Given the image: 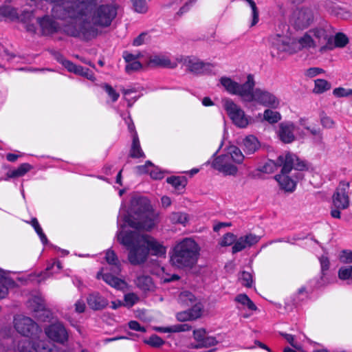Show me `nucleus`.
Returning a JSON list of instances; mask_svg holds the SVG:
<instances>
[{
    "instance_id": "nucleus-4",
    "label": "nucleus",
    "mask_w": 352,
    "mask_h": 352,
    "mask_svg": "<svg viewBox=\"0 0 352 352\" xmlns=\"http://www.w3.org/2000/svg\"><path fill=\"white\" fill-rule=\"evenodd\" d=\"M200 248L195 240L185 238L177 243L170 253V262L179 268H192L197 263Z\"/></svg>"
},
{
    "instance_id": "nucleus-8",
    "label": "nucleus",
    "mask_w": 352,
    "mask_h": 352,
    "mask_svg": "<svg viewBox=\"0 0 352 352\" xmlns=\"http://www.w3.org/2000/svg\"><path fill=\"white\" fill-rule=\"evenodd\" d=\"M117 13V7L115 5L102 4L94 10L91 19L96 26L107 28L111 25Z\"/></svg>"
},
{
    "instance_id": "nucleus-31",
    "label": "nucleus",
    "mask_w": 352,
    "mask_h": 352,
    "mask_svg": "<svg viewBox=\"0 0 352 352\" xmlns=\"http://www.w3.org/2000/svg\"><path fill=\"white\" fill-rule=\"evenodd\" d=\"M178 300L182 305L187 307L194 305V303L197 301L195 295L188 291L181 292L179 295Z\"/></svg>"
},
{
    "instance_id": "nucleus-48",
    "label": "nucleus",
    "mask_w": 352,
    "mask_h": 352,
    "mask_svg": "<svg viewBox=\"0 0 352 352\" xmlns=\"http://www.w3.org/2000/svg\"><path fill=\"white\" fill-rule=\"evenodd\" d=\"M142 63L138 60V59L135 61H132L126 65L125 71L126 73L130 74L133 72H136L142 69Z\"/></svg>"
},
{
    "instance_id": "nucleus-58",
    "label": "nucleus",
    "mask_w": 352,
    "mask_h": 352,
    "mask_svg": "<svg viewBox=\"0 0 352 352\" xmlns=\"http://www.w3.org/2000/svg\"><path fill=\"white\" fill-rule=\"evenodd\" d=\"M324 72V69L320 67H311L306 71V75L309 77H314Z\"/></svg>"
},
{
    "instance_id": "nucleus-62",
    "label": "nucleus",
    "mask_w": 352,
    "mask_h": 352,
    "mask_svg": "<svg viewBox=\"0 0 352 352\" xmlns=\"http://www.w3.org/2000/svg\"><path fill=\"white\" fill-rule=\"evenodd\" d=\"M13 284L0 283V299L4 298L8 294V286Z\"/></svg>"
},
{
    "instance_id": "nucleus-56",
    "label": "nucleus",
    "mask_w": 352,
    "mask_h": 352,
    "mask_svg": "<svg viewBox=\"0 0 352 352\" xmlns=\"http://www.w3.org/2000/svg\"><path fill=\"white\" fill-rule=\"evenodd\" d=\"M340 261L343 263H352V251L343 250L340 255Z\"/></svg>"
},
{
    "instance_id": "nucleus-59",
    "label": "nucleus",
    "mask_w": 352,
    "mask_h": 352,
    "mask_svg": "<svg viewBox=\"0 0 352 352\" xmlns=\"http://www.w3.org/2000/svg\"><path fill=\"white\" fill-rule=\"evenodd\" d=\"M314 88H331V84L324 79H316L314 80Z\"/></svg>"
},
{
    "instance_id": "nucleus-50",
    "label": "nucleus",
    "mask_w": 352,
    "mask_h": 352,
    "mask_svg": "<svg viewBox=\"0 0 352 352\" xmlns=\"http://www.w3.org/2000/svg\"><path fill=\"white\" fill-rule=\"evenodd\" d=\"M192 327L188 324H179L173 325L170 331H173V333H177L190 331Z\"/></svg>"
},
{
    "instance_id": "nucleus-23",
    "label": "nucleus",
    "mask_w": 352,
    "mask_h": 352,
    "mask_svg": "<svg viewBox=\"0 0 352 352\" xmlns=\"http://www.w3.org/2000/svg\"><path fill=\"white\" fill-rule=\"evenodd\" d=\"M220 83L224 88H254L255 85L254 76L250 74L248 75L247 80L243 84L235 82L230 78L226 76L220 78Z\"/></svg>"
},
{
    "instance_id": "nucleus-55",
    "label": "nucleus",
    "mask_w": 352,
    "mask_h": 352,
    "mask_svg": "<svg viewBox=\"0 0 352 352\" xmlns=\"http://www.w3.org/2000/svg\"><path fill=\"white\" fill-rule=\"evenodd\" d=\"M206 333V331L204 329H199L197 330H194L193 336L194 338L198 342V343H200L204 339Z\"/></svg>"
},
{
    "instance_id": "nucleus-10",
    "label": "nucleus",
    "mask_w": 352,
    "mask_h": 352,
    "mask_svg": "<svg viewBox=\"0 0 352 352\" xmlns=\"http://www.w3.org/2000/svg\"><path fill=\"white\" fill-rule=\"evenodd\" d=\"M315 19L313 8L307 6L297 8L291 17L292 25L296 30H304L310 26Z\"/></svg>"
},
{
    "instance_id": "nucleus-28",
    "label": "nucleus",
    "mask_w": 352,
    "mask_h": 352,
    "mask_svg": "<svg viewBox=\"0 0 352 352\" xmlns=\"http://www.w3.org/2000/svg\"><path fill=\"white\" fill-rule=\"evenodd\" d=\"M144 154L141 149L138 136L136 132L133 134V142L130 151V157L132 158H140L144 157Z\"/></svg>"
},
{
    "instance_id": "nucleus-18",
    "label": "nucleus",
    "mask_w": 352,
    "mask_h": 352,
    "mask_svg": "<svg viewBox=\"0 0 352 352\" xmlns=\"http://www.w3.org/2000/svg\"><path fill=\"white\" fill-rule=\"evenodd\" d=\"M142 241L148 248V254L151 252L152 255L162 256L166 254V248L151 236L146 234H142Z\"/></svg>"
},
{
    "instance_id": "nucleus-53",
    "label": "nucleus",
    "mask_w": 352,
    "mask_h": 352,
    "mask_svg": "<svg viewBox=\"0 0 352 352\" xmlns=\"http://www.w3.org/2000/svg\"><path fill=\"white\" fill-rule=\"evenodd\" d=\"M333 94L337 98L352 96V89H333Z\"/></svg>"
},
{
    "instance_id": "nucleus-33",
    "label": "nucleus",
    "mask_w": 352,
    "mask_h": 352,
    "mask_svg": "<svg viewBox=\"0 0 352 352\" xmlns=\"http://www.w3.org/2000/svg\"><path fill=\"white\" fill-rule=\"evenodd\" d=\"M102 279L108 285L116 289H121L122 286L125 284L124 280L109 273H106L102 275Z\"/></svg>"
},
{
    "instance_id": "nucleus-38",
    "label": "nucleus",
    "mask_w": 352,
    "mask_h": 352,
    "mask_svg": "<svg viewBox=\"0 0 352 352\" xmlns=\"http://www.w3.org/2000/svg\"><path fill=\"white\" fill-rule=\"evenodd\" d=\"M31 168V166L29 164L24 163L21 164L16 169L10 171L7 173L9 178H15L24 175Z\"/></svg>"
},
{
    "instance_id": "nucleus-27",
    "label": "nucleus",
    "mask_w": 352,
    "mask_h": 352,
    "mask_svg": "<svg viewBox=\"0 0 352 352\" xmlns=\"http://www.w3.org/2000/svg\"><path fill=\"white\" fill-rule=\"evenodd\" d=\"M244 151L245 153H254L259 148L257 138L254 135L247 136L243 140Z\"/></svg>"
},
{
    "instance_id": "nucleus-54",
    "label": "nucleus",
    "mask_w": 352,
    "mask_h": 352,
    "mask_svg": "<svg viewBox=\"0 0 352 352\" xmlns=\"http://www.w3.org/2000/svg\"><path fill=\"white\" fill-rule=\"evenodd\" d=\"M140 56V54L134 55L129 52L128 51H124L122 54V57L125 62L126 63V64L131 63L132 61L136 60Z\"/></svg>"
},
{
    "instance_id": "nucleus-60",
    "label": "nucleus",
    "mask_w": 352,
    "mask_h": 352,
    "mask_svg": "<svg viewBox=\"0 0 352 352\" xmlns=\"http://www.w3.org/2000/svg\"><path fill=\"white\" fill-rule=\"evenodd\" d=\"M177 319L179 321H182V322L192 320V318H191V316L189 314L188 310L178 313L177 314Z\"/></svg>"
},
{
    "instance_id": "nucleus-3",
    "label": "nucleus",
    "mask_w": 352,
    "mask_h": 352,
    "mask_svg": "<svg viewBox=\"0 0 352 352\" xmlns=\"http://www.w3.org/2000/svg\"><path fill=\"white\" fill-rule=\"evenodd\" d=\"M126 225H121L122 230L117 234L118 241L129 248L128 259L131 265H138L146 262L148 258V248L142 241V234L137 231L124 232Z\"/></svg>"
},
{
    "instance_id": "nucleus-61",
    "label": "nucleus",
    "mask_w": 352,
    "mask_h": 352,
    "mask_svg": "<svg viewBox=\"0 0 352 352\" xmlns=\"http://www.w3.org/2000/svg\"><path fill=\"white\" fill-rule=\"evenodd\" d=\"M129 327L134 331L145 332L146 329L142 327L140 323L135 320H131L129 322Z\"/></svg>"
},
{
    "instance_id": "nucleus-46",
    "label": "nucleus",
    "mask_w": 352,
    "mask_h": 352,
    "mask_svg": "<svg viewBox=\"0 0 352 352\" xmlns=\"http://www.w3.org/2000/svg\"><path fill=\"white\" fill-rule=\"evenodd\" d=\"M236 240V236L234 235L233 233L228 232L226 234H224L223 239H221L220 242V245L221 246H229L232 244H234L235 241Z\"/></svg>"
},
{
    "instance_id": "nucleus-32",
    "label": "nucleus",
    "mask_w": 352,
    "mask_h": 352,
    "mask_svg": "<svg viewBox=\"0 0 352 352\" xmlns=\"http://www.w3.org/2000/svg\"><path fill=\"white\" fill-rule=\"evenodd\" d=\"M229 151L226 155L229 156V158L236 164H241L244 160V155L241 150L236 146H231L229 147Z\"/></svg>"
},
{
    "instance_id": "nucleus-63",
    "label": "nucleus",
    "mask_w": 352,
    "mask_h": 352,
    "mask_svg": "<svg viewBox=\"0 0 352 352\" xmlns=\"http://www.w3.org/2000/svg\"><path fill=\"white\" fill-rule=\"evenodd\" d=\"M150 175L154 179H162L164 177V173L155 168L150 172Z\"/></svg>"
},
{
    "instance_id": "nucleus-35",
    "label": "nucleus",
    "mask_w": 352,
    "mask_h": 352,
    "mask_svg": "<svg viewBox=\"0 0 352 352\" xmlns=\"http://www.w3.org/2000/svg\"><path fill=\"white\" fill-rule=\"evenodd\" d=\"M263 120L270 124H276L281 120V115L278 111L267 109L264 111Z\"/></svg>"
},
{
    "instance_id": "nucleus-29",
    "label": "nucleus",
    "mask_w": 352,
    "mask_h": 352,
    "mask_svg": "<svg viewBox=\"0 0 352 352\" xmlns=\"http://www.w3.org/2000/svg\"><path fill=\"white\" fill-rule=\"evenodd\" d=\"M166 182L172 185L177 190H183L187 184V179L184 176H171L166 179Z\"/></svg>"
},
{
    "instance_id": "nucleus-11",
    "label": "nucleus",
    "mask_w": 352,
    "mask_h": 352,
    "mask_svg": "<svg viewBox=\"0 0 352 352\" xmlns=\"http://www.w3.org/2000/svg\"><path fill=\"white\" fill-rule=\"evenodd\" d=\"M223 106L233 123L241 128L246 127L248 120L242 109L230 99L223 100Z\"/></svg>"
},
{
    "instance_id": "nucleus-16",
    "label": "nucleus",
    "mask_w": 352,
    "mask_h": 352,
    "mask_svg": "<svg viewBox=\"0 0 352 352\" xmlns=\"http://www.w3.org/2000/svg\"><path fill=\"white\" fill-rule=\"evenodd\" d=\"M33 351H31L30 342L25 340L19 342L18 344L19 352H56L53 349V344L47 340H38L32 344Z\"/></svg>"
},
{
    "instance_id": "nucleus-1",
    "label": "nucleus",
    "mask_w": 352,
    "mask_h": 352,
    "mask_svg": "<svg viewBox=\"0 0 352 352\" xmlns=\"http://www.w3.org/2000/svg\"><path fill=\"white\" fill-rule=\"evenodd\" d=\"M125 223L135 230L149 232L160 223V214L146 197H134L130 201L127 214L123 216Z\"/></svg>"
},
{
    "instance_id": "nucleus-57",
    "label": "nucleus",
    "mask_w": 352,
    "mask_h": 352,
    "mask_svg": "<svg viewBox=\"0 0 352 352\" xmlns=\"http://www.w3.org/2000/svg\"><path fill=\"white\" fill-rule=\"evenodd\" d=\"M320 263L321 265L322 273L324 274V272L328 270L329 268V260L327 256H322L320 258Z\"/></svg>"
},
{
    "instance_id": "nucleus-2",
    "label": "nucleus",
    "mask_w": 352,
    "mask_h": 352,
    "mask_svg": "<svg viewBox=\"0 0 352 352\" xmlns=\"http://www.w3.org/2000/svg\"><path fill=\"white\" fill-rule=\"evenodd\" d=\"M280 166H282L280 174L276 175L275 179L282 189L292 192L295 189L296 182L291 179L288 174L292 169L299 171L306 170L308 169L307 166L305 162L300 160L296 155L288 152L285 155H279L276 162L269 160L258 170L265 173H272Z\"/></svg>"
},
{
    "instance_id": "nucleus-15",
    "label": "nucleus",
    "mask_w": 352,
    "mask_h": 352,
    "mask_svg": "<svg viewBox=\"0 0 352 352\" xmlns=\"http://www.w3.org/2000/svg\"><path fill=\"white\" fill-rule=\"evenodd\" d=\"M212 166L224 175L235 176L238 172V168L232 164V160L226 154L215 157L212 163Z\"/></svg>"
},
{
    "instance_id": "nucleus-19",
    "label": "nucleus",
    "mask_w": 352,
    "mask_h": 352,
    "mask_svg": "<svg viewBox=\"0 0 352 352\" xmlns=\"http://www.w3.org/2000/svg\"><path fill=\"white\" fill-rule=\"evenodd\" d=\"M260 237L253 234H249L244 236H241L236 239L234 245L232 248V253L236 254L239 252L243 250L247 247H251L259 241Z\"/></svg>"
},
{
    "instance_id": "nucleus-13",
    "label": "nucleus",
    "mask_w": 352,
    "mask_h": 352,
    "mask_svg": "<svg viewBox=\"0 0 352 352\" xmlns=\"http://www.w3.org/2000/svg\"><path fill=\"white\" fill-rule=\"evenodd\" d=\"M349 182L341 181L338 186L336 188L333 197V204L335 208L346 209L349 206V197L348 189L349 188Z\"/></svg>"
},
{
    "instance_id": "nucleus-37",
    "label": "nucleus",
    "mask_w": 352,
    "mask_h": 352,
    "mask_svg": "<svg viewBox=\"0 0 352 352\" xmlns=\"http://www.w3.org/2000/svg\"><path fill=\"white\" fill-rule=\"evenodd\" d=\"M169 219L173 223H179L184 226L188 221V215L185 212H173L170 214Z\"/></svg>"
},
{
    "instance_id": "nucleus-49",
    "label": "nucleus",
    "mask_w": 352,
    "mask_h": 352,
    "mask_svg": "<svg viewBox=\"0 0 352 352\" xmlns=\"http://www.w3.org/2000/svg\"><path fill=\"white\" fill-rule=\"evenodd\" d=\"M320 122L323 126L327 128L332 127L333 121L323 111L320 113Z\"/></svg>"
},
{
    "instance_id": "nucleus-9",
    "label": "nucleus",
    "mask_w": 352,
    "mask_h": 352,
    "mask_svg": "<svg viewBox=\"0 0 352 352\" xmlns=\"http://www.w3.org/2000/svg\"><path fill=\"white\" fill-rule=\"evenodd\" d=\"M14 328L18 333L25 337L36 340L42 333L41 329L32 318L19 316L14 320Z\"/></svg>"
},
{
    "instance_id": "nucleus-43",
    "label": "nucleus",
    "mask_w": 352,
    "mask_h": 352,
    "mask_svg": "<svg viewBox=\"0 0 352 352\" xmlns=\"http://www.w3.org/2000/svg\"><path fill=\"white\" fill-rule=\"evenodd\" d=\"M31 224L34 227L35 231L38 234L42 243L45 245L47 243L48 241L45 236V234L43 233L42 228H41L37 219L36 218L32 219Z\"/></svg>"
},
{
    "instance_id": "nucleus-39",
    "label": "nucleus",
    "mask_w": 352,
    "mask_h": 352,
    "mask_svg": "<svg viewBox=\"0 0 352 352\" xmlns=\"http://www.w3.org/2000/svg\"><path fill=\"white\" fill-rule=\"evenodd\" d=\"M218 343L216 338L212 336H205L203 341L200 343H197L196 344H191V347L192 349H201V348H207L212 346H214Z\"/></svg>"
},
{
    "instance_id": "nucleus-21",
    "label": "nucleus",
    "mask_w": 352,
    "mask_h": 352,
    "mask_svg": "<svg viewBox=\"0 0 352 352\" xmlns=\"http://www.w3.org/2000/svg\"><path fill=\"white\" fill-rule=\"evenodd\" d=\"M294 126L290 122H282L279 124L278 136L281 142L285 144H289L296 139L294 134Z\"/></svg>"
},
{
    "instance_id": "nucleus-24",
    "label": "nucleus",
    "mask_w": 352,
    "mask_h": 352,
    "mask_svg": "<svg viewBox=\"0 0 352 352\" xmlns=\"http://www.w3.org/2000/svg\"><path fill=\"white\" fill-rule=\"evenodd\" d=\"M148 65L154 67L174 68L176 65L172 63L171 60L164 55L154 54L148 58Z\"/></svg>"
},
{
    "instance_id": "nucleus-5",
    "label": "nucleus",
    "mask_w": 352,
    "mask_h": 352,
    "mask_svg": "<svg viewBox=\"0 0 352 352\" xmlns=\"http://www.w3.org/2000/svg\"><path fill=\"white\" fill-rule=\"evenodd\" d=\"M298 42L302 47L318 48V51L322 54L331 47V35L324 27L318 26L310 29L299 38Z\"/></svg>"
},
{
    "instance_id": "nucleus-12",
    "label": "nucleus",
    "mask_w": 352,
    "mask_h": 352,
    "mask_svg": "<svg viewBox=\"0 0 352 352\" xmlns=\"http://www.w3.org/2000/svg\"><path fill=\"white\" fill-rule=\"evenodd\" d=\"M187 69L195 74L208 75L213 72L214 65L210 63H205L195 57H187L184 60Z\"/></svg>"
},
{
    "instance_id": "nucleus-14",
    "label": "nucleus",
    "mask_w": 352,
    "mask_h": 352,
    "mask_svg": "<svg viewBox=\"0 0 352 352\" xmlns=\"http://www.w3.org/2000/svg\"><path fill=\"white\" fill-rule=\"evenodd\" d=\"M45 333L48 338L60 344H64L68 340L67 331L60 322L47 326L45 328Z\"/></svg>"
},
{
    "instance_id": "nucleus-45",
    "label": "nucleus",
    "mask_w": 352,
    "mask_h": 352,
    "mask_svg": "<svg viewBox=\"0 0 352 352\" xmlns=\"http://www.w3.org/2000/svg\"><path fill=\"white\" fill-rule=\"evenodd\" d=\"M338 277L342 280L352 279V265L340 268Z\"/></svg>"
},
{
    "instance_id": "nucleus-42",
    "label": "nucleus",
    "mask_w": 352,
    "mask_h": 352,
    "mask_svg": "<svg viewBox=\"0 0 352 352\" xmlns=\"http://www.w3.org/2000/svg\"><path fill=\"white\" fill-rule=\"evenodd\" d=\"M190 309H188L189 314L192 318V320H195L199 318L201 315V311L203 309V305L200 302L196 301L194 305H191Z\"/></svg>"
},
{
    "instance_id": "nucleus-36",
    "label": "nucleus",
    "mask_w": 352,
    "mask_h": 352,
    "mask_svg": "<svg viewBox=\"0 0 352 352\" xmlns=\"http://www.w3.org/2000/svg\"><path fill=\"white\" fill-rule=\"evenodd\" d=\"M84 6L83 3H78L75 8H70L68 10L69 16L72 19H78L82 16H85L87 15L86 9H84L82 6Z\"/></svg>"
},
{
    "instance_id": "nucleus-40",
    "label": "nucleus",
    "mask_w": 352,
    "mask_h": 352,
    "mask_svg": "<svg viewBox=\"0 0 352 352\" xmlns=\"http://www.w3.org/2000/svg\"><path fill=\"white\" fill-rule=\"evenodd\" d=\"M144 342L152 347L159 348L165 343V341L157 335L153 334L148 339H145Z\"/></svg>"
},
{
    "instance_id": "nucleus-25",
    "label": "nucleus",
    "mask_w": 352,
    "mask_h": 352,
    "mask_svg": "<svg viewBox=\"0 0 352 352\" xmlns=\"http://www.w3.org/2000/svg\"><path fill=\"white\" fill-rule=\"evenodd\" d=\"M134 283L138 288L144 292L153 291L155 285L152 278L148 275L137 276Z\"/></svg>"
},
{
    "instance_id": "nucleus-52",
    "label": "nucleus",
    "mask_w": 352,
    "mask_h": 352,
    "mask_svg": "<svg viewBox=\"0 0 352 352\" xmlns=\"http://www.w3.org/2000/svg\"><path fill=\"white\" fill-rule=\"evenodd\" d=\"M148 36L146 32H142L137 37H135L133 41V45L135 47L140 46L143 45L145 42V40Z\"/></svg>"
},
{
    "instance_id": "nucleus-20",
    "label": "nucleus",
    "mask_w": 352,
    "mask_h": 352,
    "mask_svg": "<svg viewBox=\"0 0 352 352\" xmlns=\"http://www.w3.org/2000/svg\"><path fill=\"white\" fill-rule=\"evenodd\" d=\"M26 14L29 15V12L24 11L20 17L16 8L10 6H0V21H1L3 19L5 20H9L10 21H14L21 19V22L25 23V16Z\"/></svg>"
},
{
    "instance_id": "nucleus-22",
    "label": "nucleus",
    "mask_w": 352,
    "mask_h": 352,
    "mask_svg": "<svg viewBox=\"0 0 352 352\" xmlns=\"http://www.w3.org/2000/svg\"><path fill=\"white\" fill-rule=\"evenodd\" d=\"M87 302L89 308L94 311L102 310L106 308L109 304L108 300L97 292L88 295Z\"/></svg>"
},
{
    "instance_id": "nucleus-6",
    "label": "nucleus",
    "mask_w": 352,
    "mask_h": 352,
    "mask_svg": "<svg viewBox=\"0 0 352 352\" xmlns=\"http://www.w3.org/2000/svg\"><path fill=\"white\" fill-rule=\"evenodd\" d=\"M230 94L239 96L245 102H256L272 109L278 107L279 100L272 94L261 89H227Z\"/></svg>"
},
{
    "instance_id": "nucleus-7",
    "label": "nucleus",
    "mask_w": 352,
    "mask_h": 352,
    "mask_svg": "<svg viewBox=\"0 0 352 352\" xmlns=\"http://www.w3.org/2000/svg\"><path fill=\"white\" fill-rule=\"evenodd\" d=\"M63 31L67 36L80 38L85 41H91L98 34L95 25L87 19H83L78 23L76 21L67 23L64 25Z\"/></svg>"
},
{
    "instance_id": "nucleus-30",
    "label": "nucleus",
    "mask_w": 352,
    "mask_h": 352,
    "mask_svg": "<svg viewBox=\"0 0 352 352\" xmlns=\"http://www.w3.org/2000/svg\"><path fill=\"white\" fill-rule=\"evenodd\" d=\"M105 258L109 264L113 265V269H112L113 272L118 274L121 272V267L115 252L109 250L106 253Z\"/></svg>"
},
{
    "instance_id": "nucleus-41",
    "label": "nucleus",
    "mask_w": 352,
    "mask_h": 352,
    "mask_svg": "<svg viewBox=\"0 0 352 352\" xmlns=\"http://www.w3.org/2000/svg\"><path fill=\"white\" fill-rule=\"evenodd\" d=\"M131 1L136 12L144 14L148 11L146 0H131Z\"/></svg>"
},
{
    "instance_id": "nucleus-47",
    "label": "nucleus",
    "mask_w": 352,
    "mask_h": 352,
    "mask_svg": "<svg viewBox=\"0 0 352 352\" xmlns=\"http://www.w3.org/2000/svg\"><path fill=\"white\" fill-rule=\"evenodd\" d=\"M124 306L131 307L139 300V297L134 293H129L124 295Z\"/></svg>"
},
{
    "instance_id": "nucleus-17",
    "label": "nucleus",
    "mask_w": 352,
    "mask_h": 352,
    "mask_svg": "<svg viewBox=\"0 0 352 352\" xmlns=\"http://www.w3.org/2000/svg\"><path fill=\"white\" fill-rule=\"evenodd\" d=\"M37 22L43 36L52 35L60 30L59 24L48 15L37 18Z\"/></svg>"
},
{
    "instance_id": "nucleus-64",
    "label": "nucleus",
    "mask_w": 352,
    "mask_h": 352,
    "mask_svg": "<svg viewBox=\"0 0 352 352\" xmlns=\"http://www.w3.org/2000/svg\"><path fill=\"white\" fill-rule=\"evenodd\" d=\"M63 66L67 69L68 72L74 73L75 72L77 65L74 64L72 61L67 60L63 63Z\"/></svg>"
},
{
    "instance_id": "nucleus-34",
    "label": "nucleus",
    "mask_w": 352,
    "mask_h": 352,
    "mask_svg": "<svg viewBox=\"0 0 352 352\" xmlns=\"http://www.w3.org/2000/svg\"><path fill=\"white\" fill-rule=\"evenodd\" d=\"M287 38L280 34H276L275 36L272 38V48L277 50V52H283L285 50V44Z\"/></svg>"
},
{
    "instance_id": "nucleus-44",
    "label": "nucleus",
    "mask_w": 352,
    "mask_h": 352,
    "mask_svg": "<svg viewBox=\"0 0 352 352\" xmlns=\"http://www.w3.org/2000/svg\"><path fill=\"white\" fill-rule=\"evenodd\" d=\"M239 279L241 284L246 287H251L252 285V276L250 273L243 271L241 272Z\"/></svg>"
},
{
    "instance_id": "nucleus-51",
    "label": "nucleus",
    "mask_w": 352,
    "mask_h": 352,
    "mask_svg": "<svg viewBox=\"0 0 352 352\" xmlns=\"http://www.w3.org/2000/svg\"><path fill=\"white\" fill-rule=\"evenodd\" d=\"M197 2V0H189L182 7L180 8L177 14L182 15L188 12L192 7H193Z\"/></svg>"
},
{
    "instance_id": "nucleus-26",
    "label": "nucleus",
    "mask_w": 352,
    "mask_h": 352,
    "mask_svg": "<svg viewBox=\"0 0 352 352\" xmlns=\"http://www.w3.org/2000/svg\"><path fill=\"white\" fill-rule=\"evenodd\" d=\"M349 42L348 36L343 32H338L335 34L334 37L331 35V47H329V51L335 48H343Z\"/></svg>"
}]
</instances>
